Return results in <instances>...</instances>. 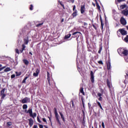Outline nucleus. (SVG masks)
<instances>
[{
  "label": "nucleus",
  "mask_w": 128,
  "mask_h": 128,
  "mask_svg": "<svg viewBox=\"0 0 128 128\" xmlns=\"http://www.w3.org/2000/svg\"><path fill=\"white\" fill-rule=\"evenodd\" d=\"M118 52L121 56H128V50L122 48H119L118 49Z\"/></svg>",
  "instance_id": "f257e3e1"
},
{
  "label": "nucleus",
  "mask_w": 128,
  "mask_h": 128,
  "mask_svg": "<svg viewBox=\"0 0 128 128\" xmlns=\"http://www.w3.org/2000/svg\"><path fill=\"white\" fill-rule=\"evenodd\" d=\"M82 32H76L72 34V36L74 38H76V40L77 41L78 44V38L80 36V38H82Z\"/></svg>",
  "instance_id": "f03ea898"
},
{
  "label": "nucleus",
  "mask_w": 128,
  "mask_h": 128,
  "mask_svg": "<svg viewBox=\"0 0 128 128\" xmlns=\"http://www.w3.org/2000/svg\"><path fill=\"white\" fill-rule=\"evenodd\" d=\"M6 88H3L0 91V97L1 98V100H4L6 96Z\"/></svg>",
  "instance_id": "7ed1b4c3"
},
{
  "label": "nucleus",
  "mask_w": 128,
  "mask_h": 128,
  "mask_svg": "<svg viewBox=\"0 0 128 128\" xmlns=\"http://www.w3.org/2000/svg\"><path fill=\"white\" fill-rule=\"evenodd\" d=\"M25 112H26V114H29L31 118H36V113L34 112L32 114V108H29L28 110H25Z\"/></svg>",
  "instance_id": "20e7f679"
},
{
  "label": "nucleus",
  "mask_w": 128,
  "mask_h": 128,
  "mask_svg": "<svg viewBox=\"0 0 128 128\" xmlns=\"http://www.w3.org/2000/svg\"><path fill=\"white\" fill-rule=\"evenodd\" d=\"M54 113L55 114V118L57 122L59 124H60V118H58L60 116H58V110H56V108H54Z\"/></svg>",
  "instance_id": "39448f33"
},
{
  "label": "nucleus",
  "mask_w": 128,
  "mask_h": 128,
  "mask_svg": "<svg viewBox=\"0 0 128 128\" xmlns=\"http://www.w3.org/2000/svg\"><path fill=\"white\" fill-rule=\"evenodd\" d=\"M30 99L28 97L24 98L23 100H20V102L22 104H27L28 102H30Z\"/></svg>",
  "instance_id": "423d86ee"
},
{
  "label": "nucleus",
  "mask_w": 128,
  "mask_h": 128,
  "mask_svg": "<svg viewBox=\"0 0 128 128\" xmlns=\"http://www.w3.org/2000/svg\"><path fill=\"white\" fill-rule=\"evenodd\" d=\"M118 32H120L122 36H126V34H128V32L124 30V28L119 29Z\"/></svg>",
  "instance_id": "0eeeda50"
},
{
  "label": "nucleus",
  "mask_w": 128,
  "mask_h": 128,
  "mask_svg": "<svg viewBox=\"0 0 128 128\" xmlns=\"http://www.w3.org/2000/svg\"><path fill=\"white\" fill-rule=\"evenodd\" d=\"M80 12L82 14H84V12H86V4H82L80 6Z\"/></svg>",
  "instance_id": "6e6552de"
},
{
  "label": "nucleus",
  "mask_w": 128,
  "mask_h": 128,
  "mask_svg": "<svg viewBox=\"0 0 128 128\" xmlns=\"http://www.w3.org/2000/svg\"><path fill=\"white\" fill-rule=\"evenodd\" d=\"M120 22L122 26H126V20L124 18V16H122L120 18Z\"/></svg>",
  "instance_id": "1a4fd4ad"
},
{
  "label": "nucleus",
  "mask_w": 128,
  "mask_h": 128,
  "mask_svg": "<svg viewBox=\"0 0 128 128\" xmlns=\"http://www.w3.org/2000/svg\"><path fill=\"white\" fill-rule=\"evenodd\" d=\"M90 76L91 82H92V84H94V72L90 71Z\"/></svg>",
  "instance_id": "9d476101"
},
{
  "label": "nucleus",
  "mask_w": 128,
  "mask_h": 128,
  "mask_svg": "<svg viewBox=\"0 0 128 128\" xmlns=\"http://www.w3.org/2000/svg\"><path fill=\"white\" fill-rule=\"evenodd\" d=\"M128 7H127L125 10H122L121 14H124V16H128Z\"/></svg>",
  "instance_id": "9b49d317"
},
{
  "label": "nucleus",
  "mask_w": 128,
  "mask_h": 128,
  "mask_svg": "<svg viewBox=\"0 0 128 128\" xmlns=\"http://www.w3.org/2000/svg\"><path fill=\"white\" fill-rule=\"evenodd\" d=\"M22 49L20 50V52L21 54H22L24 52V50H26V45H24V44H22Z\"/></svg>",
  "instance_id": "f8f14e48"
},
{
  "label": "nucleus",
  "mask_w": 128,
  "mask_h": 128,
  "mask_svg": "<svg viewBox=\"0 0 128 128\" xmlns=\"http://www.w3.org/2000/svg\"><path fill=\"white\" fill-rule=\"evenodd\" d=\"M50 74L48 72H47V80L49 86H50Z\"/></svg>",
  "instance_id": "ddd939ff"
},
{
  "label": "nucleus",
  "mask_w": 128,
  "mask_h": 128,
  "mask_svg": "<svg viewBox=\"0 0 128 128\" xmlns=\"http://www.w3.org/2000/svg\"><path fill=\"white\" fill-rule=\"evenodd\" d=\"M40 74V70L38 68L36 69V72L33 74L34 76H38V74Z\"/></svg>",
  "instance_id": "4468645a"
},
{
  "label": "nucleus",
  "mask_w": 128,
  "mask_h": 128,
  "mask_svg": "<svg viewBox=\"0 0 128 128\" xmlns=\"http://www.w3.org/2000/svg\"><path fill=\"white\" fill-rule=\"evenodd\" d=\"M28 120L29 122V126L30 128H32L34 125V120H32V118H30V119H28Z\"/></svg>",
  "instance_id": "2eb2a0df"
},
{
  "label": "nucleus",
  "mask_w": 128,
  "mask_h": 128,
  "mask_svg": "<svg viewBox=\"0 0 128 128\" xmlns=\"http://www.w3.org/2000/svg\"><path fill=\"white\" fill-rule=\"evenodd\" d=\"M28 42H29L28 37V36H27L26 38L24 39V44H24V45L28 44Z\"/></svg>",
  "instance_id": "dca6fc26"
},
{
  "label": "nucleus",
  "mask_w": 128,
  "mask_h": 128,
  "mask_svg": "<svg viewBox=\"0 0 128 128\" xmlns=\"http://www.w3.org/2000/svg\"><path fill=\"white\" fill-rule=\"evenodd\" d=\"M78 16V10H76L72 14V16L74 18H76Z\"/></svg>",
  "instance_id": "f3484780"
},
{
  "label": "nucleus",
  "mask_w": 128,
  "mask_h": 128,
  "mask_svg": "<svg viewBox=\"0 0 128 128\" xmlns=\"http://www.w3.org/2000/svg\"><path fill=\"white\" fill-rule=\"evenodd\" d=\"M100 22H101V28H102V30H104V22H102V16H100Z\"/></svg>",
  "instance_id": "a211bd4d"
},
{
  "label": "nucleus",
  "mask_w": 128,
  "mask_h": 128,
  "mask_svg": "<svg viewBox=\"0 0 128 128\" xmlns=\"http://www.w3.org/2000/svg\"><path fill=\"white\" fill-rule=\"evenodd\" d=\"M22 62L26 66H28L30 64V62L26 59H24Z\"/></svg>",
  "instance_id": "6ab92c4d"
},
{
  "label": "nucleus",
  "mask_w": 128,
  "mask_h": 128,
  "mask_svg": "<svg viewBox=\"0 0 128 128\" xmlns=\"http://www.w3.org/2000/svg\"><path fill=\"white\" fill-rule=\"evenodd\" d=\"M106 84H107V86H108V88H110V80H108V79L106 80Z\"/></svg>",
  "instance_id": "aec40b11"
},
{
  "label": "nucleus",
  "mask_w": 128,
  "mask_h": 128,
  "mask_svg": "<svg viewBox=\"0 0 128 128\" xmlns=\"http://www.w3.org/2000/svg\"><path fill=\"white\" fill-rule=\"evenodd\" d=\"M111 66H112L110 65V62H108V63H107V64H106L107 70H110Z\"/></svg>",
  "instance_id": "412c9836"
},
{
  "label": "nucleus",
  "mask_w": 128,
  "mask_h": 128,
  "mask_svg": "<svg viewBox=\"0 0 128 128\" xmlns=\"http://www.w3.org/2000/svg\"><path fill=\"white\" fill-rule=\"evenodd\" d=\"M80 92L83 96H86V94L84 93V88L82 87L80 88Z\"/></svg>",
  "instance_id": "4be33fe9"
},
{
  "label": "nucleus",
  "mask_w": 128,
  "mask_h": 128,
  "mask_svg": "<svg viewBox=\"0 0 128 128\" xmlns=\"http://www.w3.org/2000/svg\"><path fill=\"white\" fill-rule=\"evenodd\" d=\"M128 7V6L126 4L120 6V10H124L126 8Z\"/></svg>",
  "instance_id": "5701e85b"
},
{
  "label": "nucleus",
  "mask_w": 128,
  "mask_h": 128,
  "mask_svg": "<svg viewBox=\"0 0 128 128\" xmlns=\"http://www.w3.org/2000/svg\"><path fill=\"white\" fill-rule=\"evenodd\" d=\"M122 2H126V0H115V4H118Z\"/></svg>",
  "instance_id": "b1692460"
},
{
  "label": "nucleus",
  "mask_w": 128,
  "mask_h": 128,
  "mask_svg": "<svg viewBox=\"0 0 128 128\" xmlns=\"http://www.w3.org/2000/svg\"><path fill=\"white\" fill-rule=\"evenodd\" d=\"M96 103L97 104L98 106H99L101 110H104V108H102V104H100V102L96 100Z\"/></svg>",
  "instance_id": "393cba45"
},
{
  "label": "nucleus",
  "mask_w": 128,
  "mask_h": 128,
  "mask_svg": "<svg viewBox=\"0 0 128 128\" xmlns=\"http://www.w3.org/2000/svg\"><path fill=\"white\" fill-rule=\"evenodd\" d=\"M59 114L61 116V118L63 122H64V114H62V112H59Z\"/></svg>",
  "instance_id": "a878e982"
},
{
  "label": "nucleus",
  "mask_w": 128,
  "mask_h": 128,
  "mask_svg": "<svg viewBox=\"0 0 128 128\" xmlns=\"http://www.w3.org/2000/svg\"><path fill=\"white\" fill-rule=\"evenodd\" d=\"M72 34H69L65 36L64 38L65 40H68V38H70Z\"/></svg>",
  "instance_id": "bb28decb"
},
{
  "label": "nucleus",
  "mask_w": 128,
  "mask_h": 128,
  "mask_svg": "<svg viewBox=\"0 0 128 128\" xmlns=\"http://www.w3.org/2000/svg\"><path fill=\"white\" fill-rule=\"evenodd\" d=\"M101 92L102 93L99 92V93L98 94V96L100 98L102 97V94H103V92H104V90H101Z\"/></svg>",
  "instance_id": "cd10ccee"
},
{
  "label": "nucleus",
  "mask_w": 128,
  "mask_h": 128,
  "mask_svg": "<svg viewBox=\"0 0 128 128\" xmlns=\"http://www.w3.org/2000/svg\"><path fill=\"white\" fill-rule=\"evenodd\" d=\"M102 46L100 45L98 53L100 54L102 52Z\"/></svg>",
  "instance_id": "c85d7f7f"
},
{
  "label": "nucleus",
  "mask_w": 128,
  "mask_h": 128,
  "mask_svg": "<svg viewBox=\"0 0 128 128\" xmlns=\"http://www.w3.org/2000/svg\"><path fill=\"white\" fill-rule=\"evenodd\" d=\"M28 78V76L25 77L22 82V84H26V80Z\"/></svg>",
  "instance_id": "c756f323"
},
{
  "label": "nucleus",
  "mask_w": 128,
  "mask_h": 128,
  "mask_svg": "<svg viewBox=\"0 0 128 128\" xmlns=\"http://www.w3.org/2000/svg\"><path fill=\"white\" fill-rule=\"evenodd\" d=\"M26 108H28V105L26 104H24L22 106V109L23 110H26Z\"/></svg>",
  "instance_id": "7c9ffc66"
},
{
  "label": "nucleus",
  "mask_w": 128,
  "mask_h": 128,
  "mask_svg": "<svg viewBox=\"0 0 128 128\" xmlns=\"http://www.w3.org/2000/svg\"><path fill=\"white\" fill-rule=\"evenodd\" d=\"M12 122H6V125L8 126H12Z\"/></svg>",
  "instance_id": "2f4dec72"
},
{
  "label": "nucleus",
  "mask_w": 128,
  "mask_h": 128,
  "mask_svg": "<svg viewBox=\"0 0 128 128\" xmlns=\"http://www.w3.org/2000/svg\"><path fill=\"white\" fill-rule=\"evenodd\" d=\"M16 76H20V74H22V72H16Z\"/></svg>",
  "instance_id": "473e14b6"
},
{
  "label": "nucleus",
  "mask_w": 128,
  "mask_h": 128,
  "mask_svg": "<svg viewBox=\"0 0 128 128\" xmlns=\"http://www.w3.org/2000/svg\"><path fill=\"white\" fill-rule=\"evenodd\" d=\"M4 72H10V68H6L4 69Z\"/></svg>",
  "instance_id": "72a5a7b5"
},
{
  "label": "nucleus",
  "mask_w": 128,
  "mask_h": 128,
  "mask_svg": "<svg viewBox=\"0 0 128 128\" xmlns=\"http://www.w3.org/2000/svg\"><path fill=\"white\" fill-rule=\"evenodd\" d=\"M42 24H44V22H42V23H40V24H38L36 25V26L37 28H40V26H42Z\"/></svg>",
  "instance_id": "f704fd0d"
},
{
  "label": "nucleus",
  "mask_w": 128,
  "mask_h": 128,
  "mask_svg": "<svg viewBox=\"0 0 128 128\" xmlns=\"http://www.w3.org/2000/svg\"><path fill=\"white\" fill-rule=\"evenodd\" d=\"M98 64H101V66H104V62H102V60H99L98 62Z\"/></svg>",
  "instance_id": "c9c22d12"
},
{
  "label": "nucleus",
  "mask_w": 128,
  "mask_h": 128,
  "mask_svg": "<svg viewBox=\"0 0 128 128\" xmlns=\"http://www.w3.org/2000/svg\"><path fill=\"white\" fill-rule=\"evenodd\" d=\"M124 40L126 42H128V35H126V38H125L124 39Z\"/></svg>",
  "instance_id": "e433bc0d"
},
{
  "label": "nucleus",
  "mask_w": 128,
  "mask_h": 128,
  "mask_svg": "<svg viewBox=\"0 0 128 128\" xmlns=\"http://www.w3.org/2000/svg\"><path fill=\"white\" fill-rule=\"evenodd\" d=\"M96 6L98 10H100V4H98V3H96Z\"/></svg>",
  "instance_id": "4c0bfd02"
},
{
  "label": "nucleus",
  "mask_w": 128,
  "mask_h": 128,
  "mask_svg": "<svg viewBox=\"0 0 128 128\" xmlns=\"http://www.w3.org/2000/svg\"><path fill=\"white\" fill-rule=\"evenodd\" d=\"M30 10H34V6L32 4L30 5Z\"/></svg>",
  "instance_id": "58836bf2"
},
{
  "label": "nucleus",
  "mask_w": 128,
  "mask_h": 128,
  "mask_svg": "<svg viewBox=\"0 0 128 128\" xmlns=\"http://www.w3.org/2000/svg\"><path fill=\"white\" fill-rule=\"evenodd\" d=\"M15 52H16V54H20V50H18V49L16 48L15 50Z\"/></svg>",
  "instance_id": "ea45409f"
},
{
  "label": "nucleus",
  "mask_w": 128,
  "mask_h": 128,
  "mask_svg": "<svg viewBox=\"0 0 128 128\" xmlns=\"http://www.w3.org/2000/svg\"><path fill=\"white\" fill-rule=\"evenodd\" d=\"M81 100L82 102V104L83 106H84V98H81Z\"/></svg>",
  "instance_id": "a19ab883"
},
{
  "label": "nucleus",
  "mask_w": 128,
  "mask_h": 128,
  "mask_svg": "<svg viewBox=\"0 0 128 128\" xmlns=\"http://www.w3.org/2000/svg\"><path fill=\"white\" fill-rule=\"evenodd\" d=\"M37 120H38V122H40V124L42 123V121L40 120V118H38V116L37 117Z\"/></svg>",
  "instance_id": "79ce46f5"
},
{
  "label": "nucleus",
  "mask_w": 128,
  "mask_h": 128,
  "mask_svg": "<svg viewBox=\"0 0 128 128\" xmlns=\"http://www.w3.org/2000/svg\"><path fill=\"white\" fill-rule=\"evenodd\" d=\"M42 120L44 122H46V124H48V122H46V118H42Z\"/></svg>",
  "instance_id": "37998d69"
},
{
  "label": "nucleus",
  "mask_w": 128,
  "mask_h": 128,
  "mask_svg": "<svg viewBox=\"0 0 128 128\" xmlns=\"http://www.w3.org/2000/svg\"><path fill=\"white\" fill-rule=\"evenodd\" d=\"M71 102H72V108H76V106H74V100H72L71 101Z\"/></svg>",
  "instance_id": "c03bdc74"
},
{
  "label": "nucleus",
  "mask_w": 128,
  "mask_h": 128,
  "mask_svg": "<svg viewBox=\"0 0 128 128\" xmlns=\"http://www.w3.org/2000/svg\"><path fill=\"white\" fill-rule=\"evenodd\" d=\"M87 48L88 50H92V46H90V44L87 45Z\"/></svg>",
  "instance_id": "a18cd8bd"
},
{
  "label": "nucleus",
  "mask_w": 128,
  "mask_h": 128,
  "mask_svg": "<svg viewBox=\"0 0 128 128\" xmlns=\"http://www.w3.org/2000/svg\"><path fill=\"white\" fill-rule=\"evenodd\" d=\"M92 26H93V28H94V30H98V28L96 27V26L94 24H92Z\"/></svg>",
  "instance_id": "49530a36"
},
{
  "label": "nucleus",
  "mask_w": 128,
  "mask_h": 128,
  "mask_svg": "<svg viewBox=\"0 0 128 128\" xmlns=\"http://www.w3.org/2000/svg\"><path fill=\"white\" fill-rule=\"evenodd\" d=\"M76 5H74V6H73V8H72V10H73V12H76V10H76Z\"/></svg>",
  "instance_id": "de8ad7c7"
},
{
  "label": "nucleus",
  "mask_w": 128,
  "mask_h": 128,
  "mask_svg": "<svg viewBox=\"0 0 128 128\" xmlns=\"http://www.w3.org/2000/svg\"><path fill=\"white\" fill-rule=\"evenodd\" d=\"M102 126L103 128H106V127L104 126V122H102Z\"/></svg>",
  "instance_id": "09e8293b"
},
{
  "label": "nucleus",
  "mask_w": 128,
  "mask_h": 128,
  "mask_svg": "<svg viewBox=\"0 0 128 128\" xmlns=\"http://www.w3.org/2000/svg\"><path fill=\"white\" fill-rule=\"evenodd\" d=\"M16 78V74H13L11 76V78Z\"/></svg>",
  "instance_id": "8fccbe9b"
},
{
  "label": "nucleus",
  "mask_w": 128,
  "mask_h": 128,
  "mask_svg": "<svg viewBox=\"0 0 128 128\" xmlns=\"http://www.w3.org/2000/svg\"><path fill=\"white\" fill-rule=\"evenodd\" d=\"M39 128H44V125L39 124Z\"/></svg>",
  "instance_id": "3c124183"
},
{
  "label": "nucleus",
  "mask_w": 128,
  "mask_h": 128,
  "mask_svg": "<svg viewBox=\"0 0 128 128\" xmlns=\"http://www.w3.org/2000/svg\"><path fill=\"white\" fill-rule=\"evenodd\" d=\"M98 100L100 102H102V97H100Z\"/></svg>",
  "instance_id": "603ef678"
},
{
  "label": "nucleus",
  "mask_w": 128,
  "mask_h": 128,
  "mask_svg": "<svg viewBox=\"0 0 128 128\" xmlns=\"http://www.w3.org/2000/svg\"><path fill=\"white\" fill-rule=\"evenodd\" d=\"M48 118H49L50 122H52V117L48 116Z\"/></svg>",
  "instance_id": "864d4df0"
},
{
  "label": "nucleus",
  "mask_w": 128,
  "mask_h": 128,
  "mask_svg": "<svg viewBox=\"0 0 128 128\" xmlns=\"http://www.w3.org/2000/svg\"><path fill=\"white\" fill-rule=\"evenodd\" d=\"M33 128H38V126L37 125H34L33 126Z\"/></svg>",
  "instance_id": "5fc2aeb1"
},
{
  "label": "nucleus",
  "mask_w": 128,
  "mask_h": 128,
  "mask_svg": "<svg viewBox=\"0 0 128 128\" xmlns=\"http://www.w3.org/2000/svg\"><path fill=\"white\" fill-rule=\"evenodd\" d=\"M61 6L63 8L64 10V4H61Z\"/></svg>",
  "instance_id": "6e6d98bb"
},
{
  "label": "nucleus",
  "mask_w": 128,
  "mask_h": 128,
  "mask_svg": "<svg viewBox=\"0 0 128 128\" xmlns=\"http://www.w3.org/2000/svg\"><path fill=\"white\" fill-rule=\"evenodd\" d=\"M86 44H87V46L88 45V44H90V42H88V40H87L86 41Z\"/></svg>",
  "instance_id": "4d7b16f0"
},
{
  "label": "nucleus",
  "mask_w": 128,
  "mask_h": 128,
  "mask_svg": "<svg viewBox=\"0 0 128 128\" xmlns=\"http://www.w3.org/2000/svg\"><path fill=\"white\" fill-rule=\"evenodd\" d=\"M124 60L126 62H128V58H124Z\"/></svg>",
  "instance_id": "13d9d810"
},
{
  "label": "nucleus",
  "mask_w": 128,
  "mask_h": 128,
  "mask_svg": "<svg viewBox=\"0 0 128 128\" xmlns=\"http://www.w3.org/2000/svg\"><path fill=\"white\" fill-rule=\"evenodd\" d=\"M70 0L72 4H74V0Z\"/></svg>",
  "instance_id": "bf43d9fd"
},
{
  "label": "nucleus",
  "mask_w": 128,
  "mask_h": 128,
  "mask_svg": "<svg viewBox=\"0 0 128 128\" xmlns=\"http://www.w3.org/2000/svg\"><path fill=\"white\" fill-rule=\"evenodd\" d=\"M84 26H88V23H86V22H84Z\"/></svg>",
  "instance_id": "052dcab7"
},
{
  "label": "nucleus",
  "mask_w": 128,
  "mask_h": 128,
  "mask_svg": "<svg viewBox=\"0 0 128 128\" xmlns=\"http://www.w3.org/2000/svg\"><path fill=\"white\" fill-rule=\"evenodd\" d=\"M44 128H48L46 125H44Z\"/></svg>",
  "instance_id": "680f3d73"
},
{
  "label": "nucleus",
  "mask_w": 128,
  "mask_h": 128,
  "mask_svg": "<svg viewBox=\"0 0 128 128\" xmlns=\"http://www.w3.org/2000/svg\"><path fill=\"white\" fill-rule=\"evenodd\" d=\"M64 18H62V20H61V22H64Z\"/></svg>",
  "instance_id": "e2e57ef3"
},
{
  "label": "nucleus",
  "mask_w": 128,
  "mask_h": 128,
  "mask_svg": "<svg viewBox=\"0 0 128 128\" xmlns=\"http://www.w3.org/2000/svg\"><path fill=\"white\" fill-rule=\"evenodd\" d=\"M29 54H30V56H32V52H29Z\"/></svg>",
  "instance_id": "0e129e2a"
},
{
  "label": "nucleus",
  "mask_w": 128,
  "mask_h": 128,
  "mask_svg": "<svg viewBox=\"0 0 128 128\" xmlns=\"http://www.w3.org/2000/svg\"><path fill=\"white\" fill-rule=\"evenodd\" d=\"M2 70H4V68H0V72H2Z\"/></svg>",
  "instance_id": "69168bd1"
},
{
  "label": "nucleus",
  "mask_w": 128,
  "mask_h": 128,
  "mask_svg": "<svg viewBox=\"0 0 128 128\" xmlns=\"http://www.w3.org/2000/svg\"><path fill=\"white\" fill-rule=\"evenodd\" d=\"M126 28H127V30H128V26H126Z\"/></svg>",
  "instance_id": "338daca9"
},
{
  "label": "nucleus",
  "mask_w": 128,
  "mask_h": 128,
  "mask_svg": "<svg viewBox=\"0 0 128 128\" xmlns=\"http://www.w3.org/2000/svg\"><path fill=\"white\" fill-rule=\"evenodd\" d=\"M88 106L90 108V103L88 104Z\"/></svg>",
  "instance_id": "774afa93"
}]
</instances>
